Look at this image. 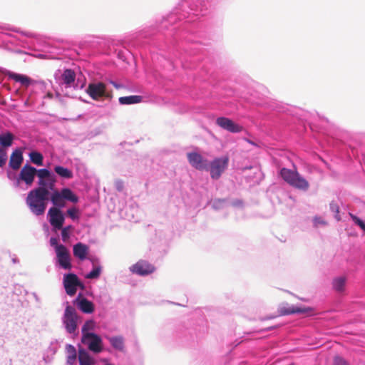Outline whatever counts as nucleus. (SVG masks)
Listing matches in <instances>:
<instances>
[{"label":"nucleus","instance_id":"obj_35","mask_svg":"<svg viewBox=\"0 0 365 365\" xmlns=\"http://www.w3.org/2000/svg\"><path fill=\"white\" fill-rule=\"evenodd\" d=\"M329 207H330V210L336 214L335 215L336 219L338 221L340 220V217L339 216V206L336 203L331 202V203H330Z\"/></svg>","mask_w":365,"mask_h":365},{"label":"nucleus","instance_id":"obj_25","mask_svg":"<svg viewBox=\"0 0 365 365\" xmlns=\"http://www.w3.org/2000/svg\"><path fill=\"white\" fill-rule=\"evenodd\" d=\"M109 342L111 346L120 351L124 350V339L122 336H112L108 338Z\"/></svg>","mask_w":365,"mask_h":365},{"label":"nucleus","instance_id":"obj_23","mask_svg":"<svg viewBox=\"0 0 365 365\" xmlns=\"http://www.w3.org/2000/svg\"><path fill=\"white\" fill-rule=\"evenodd\" d=\"M143 97L140 96H129L120 97L118 101L121 105H130L139 103L142 101Z\"/></svg>","mask_w":365,"mask_h":365},{"label":"nucleus","instance_id":"obj_43","mask_svg":"<svg viewBox=\"0 0 365 365\" xmlns=\"http://www.w3.org/2000/svg\"><path fill=\"white\" fill-rule=\"evenodd\" d=\"M54 185V181L50 183V187L51 188Z\"/></svg>","mask_w":365,"mask_h":365},{"label":"nucleus","instance_id":"obj_39","mask_svg":"<svg viewBox=\"0 0 365 365\" xmlns=\"http://www.w3.org/2000/svg\"><path fill=\"white\" fill-rule=\"evenodd\" d=\"M314 222L316 225H317L319 224L326 225V222H324L323 220H322L321 217H314Z\"/></svg>","mask_w":365,"mask_h":365},{"label":"nucleus","instance_id":"obj_29","mask_svg":"<svg viewBox=\"0 0 365 365\" xmlns=\"http://www.w3.org/2000/svg\"><path fill=\"white\" fill-rule=\"evenodd\" d=\"M101 272V267H96L93 269L92 271H91L88 274H86V277L87 279H97L100 276Z\"/></svg>","mask_w":365,"mask_h":365},{"label":"nucleus","instance_id":"obj_3","mask_svg":"<svg viewBox=\"0 0 365 365\" xmlns=\"http://www.w3.org/2000/svg\"><path fill=\"white\" fill-rule=\"evenodd\" d=\"M53 207L62 208L66 206V200L71 202L76 203L78 201V197L73 193L69 188H63L61 191H54L50 197Z\"/></svg>","mask_w":365,"mask_h":365},{"label":"nucleus","instance_id":"obj_11","mask_svg":"<svg viewBox=\"0 0 365 365\" xmlns=\"http://www.w3.org/2000/svg\"><path fill=\"white\" fill-rule=\"evenodd\" d=\"M48 216L49 217L50 224L56 229L61 230L64 223V216L61 210L58 207H52L48 210Z\"/></svg>","mask_w":365,"mask_h":365},{"label":"nucleus","instance_id":"obj_47","mask_svg":"<svg viewBox=\"0 0 365 365\" xmlns=\"http://www.w3.org/2000/svg\"><path fill=\"white\" fill-rule=\"evenodd\" d=\"M48 96L50 98H51V97H52V95H51V94H49V93H48Z\"/></svg>","mask_w":365,"mask_h":365},{"label":"nucleus","instance_id":"obj_1","mask_svg":"<svg viewBox=\"0 0 365 365\" xmlns=\"http://www.w3.org/2000/svg\"><path fill=\"white\" fill-rule=\"evenodd\" d=\"M49 191L48 188L36 187L31 190L27 195L26 202L32 213L42 215L46 209Z\"/></svg>","mask_w":365,"mask_h":365},{"label":"nucleus","instance_id":"obj_7","mask_svg":"<svg viewBox=\"0 0 365 365\" xmlns=\"http://www.w3.org/2000/svg\"><path fill=\"white\" fill-rule=\"evenodd\" d=\"M63 286L66 292L69 296H73L79 287L83 288V284L81 282L76 274L69 273L65 274L63 277Z\"/></svg>","mask_w":365,"mask_h":365},{"label":"nucleus","instance_id":"obj_42","mask_svg":"<svg viewBox=\"0 0 365 365\" xmlns=\"http://www.w3.org/2000/svg\"><path fill=\"white\" fill-rule=\"evenodd\" d=\"M222 202L221 200H216V201H215V202H214L215 207H217V206L215 205L217 202Z\"/></svg>","mask_w":365,"mask_h":365},{"label":"nucleus","instance_id":"obj_22","mask_svg":"<svg viewBox=\"0 0 365 365\" xmlns=\"http://www.w3.org/2000/svg\"><path fill=\"white\" fill-rule=\"evenodd\" d=\"M346 282V277L341 276L336 277L333 279L332 282L333 289L337 292H342L344 291Z\"/></svg>","mask_w":365,"mask_h":365},{"label":"nucleus","instance_id":"obj_12","mask_svg":"<svg viewBox=\"0 0 365 365\" xmlns=\"http://www.w3.org/2000/svg\"><path fill=\"white\" fill-rule=\"evenodd\" d=\"M190 164L197 170H208V162L200 154L192 152L187 155Z\"/></svg>","mask_w":365,"mask_h":365},{"label":"nucleus","instance_id":"obj_46","mask_svg":"<svg viewBox=\"0 0 365 365\" xmlns=\"http://www.w3.org/2000/svg\"><path fill=\"white\" fill-rule=\"evenodd\" d=\"M69 354H72V349H67Z\"/></svg>","mask_w":365,"mask_h":365},{"label":"nucleus","instance_id":"obj_28","mask_svg":"<svg viewBox=\"0 0 365 365\" xmlns=\"http://www.w3.org/2000/svg\"><path fill=\"white\" fill-rule=\"evenodd\" d=\"M95 327V323L92 320H88L85 322L82 327V334L83 336L86 335V334H90L88 332L89 330H93Z\"/></svg>","mask_w":365,"mask_h":365},{"label":"nucleus","instance_id":"obj_18","mask_svg":"<svg viewBox=\"0 0 365 365\" xmlns=\"http://www.w3.org/2000/svg\"><path fill=\"white\" fill-rule=\"evenodd\" d=\"M9 77L14 80L16 82L21 83L22 86H24L26 88L29 87L34 81L32 79L25 75L16 73H10L9 74Z\"/></svg>","mask_w":365,"mask_h":365},{"label":"nucleus","instance_id":"obj_17","mask_svg":"<svg viewBox=\"0 0 365 365\" xmlns=\"http://www.w3.org/2000/svg\"><path fill=\"white\" fill-rule=\"evenodd\" d=\"M73 255L81 260H84L88 253V247L81 242H78L73 246Z\"/></svg>","mask_w":365,"mask_h":365},{"label":"nucleus","instance_id":"obj_4","mask_svg":"<svg viewBox=\"0 0 365 365\" xmlns=\"http://www.w3.org/2000/svg\"><path fill=\"white\" fill-rule=\"evenodd\" d=\"M86 91L95 101H98L101 98H110L112 97L111 93L106 91V84L102 82L89 83Z\"/></svg>","mask_w":365,"mask_h":365},{"label":"nucleus","instance_id":"obj_32","mask_svg":"<svg viewBox=\"0 0 365 365\" xmlns=\"http://www.w3.org/2000/svg\"><path fill=\"white\" fill-rule=\"evenodd\" d=\"M78 212V210L75 207L67 210V215L73 220L79 218Z\"/></svg>","mask_w":365,"mask_h":365},{"label":"nucleus","instance_id":"obj_30","mask_svg":"<svg viewBox=\"0 0 365 365\" xmlns=\"http://www.w3.org/2000/svg\"><path fill=\"white\" fill-rule=\"evenodd\" d=\"M7 151L6 149L0 147V168L4 167L7 161Z\"/></svg>","mask_w":365,"mask_h":365},{"label":"nucleus","instance_id":"obj_5","mask_svg":"<svg viewBox=\"0 0 365 365\" xmlns=\"http://www.w3.org/2000/svg\"><path fill=\"white\" fill-rule=\"evenodd\" d=\"M229 157L224 156L222 158H215L210 165L208 164V170L212 179H218L225 172L228 166Z\"/></svg>","mask_w":365,"mask_h":365},{"label":"nucleus","instance_id":"obj_15","mask_svg":"<svg viewBox=\"0 0 365 365\" xmlns=\"http://www.w3.org/2000/svg\"><path fill=\"white\" fill-rule=\"evenodd\" d=\"M155 267L146 261H139L131 267V271L139 275H147L155 271Z\"/></svg>","mask_w":365,"mask_h":365},{"label":"nucleus","instance_id":"obj_40","mask_svg":"<svg viewBox=\"0 0 365 365\" xmlns=\"http://www.w3.org/2000/svg\"><path fill=\"white\" fill-rule=\"evenodd\" d=\"M38 184L39 185L38 187L46 188V182L45 179L39 178Z\"/></svg>","mask_w":365,"mask_h":365},{"label":"nucleus","instance_id":"obj_44","mask_svg":"<svg viewBox=\"0 0 365 365\" xmlns=\"http://www.w3.org/2000/svg\"><path fill=\"white\" fill-rule=\"evenodd\" d=\"M118 190H122V185H118Z\"/></svg>","mask_w":365,"mask_h":365},{"label":"nucleus","instance_id":"obj_14","mask_svg":"<svg viewBox=\"0 0 365 365\" xmlns=\"http://www.w3.org/2000/svg\"><path fill=\"white\" fill-rule=\"evenodd\" d=\"M36 175V169L30 165H25L21 168L18 180L24 182L27 185L31 186Z\"/></svg>","mask_w":365,"mask_h":365},{"label":"nucleus","instance_id":"obj_6","mask_svg":"<svg viewBox=\"0 0 365 365\" xmlns=\"http://www.w3.org/2000/svg\"><path fill=\"white\" fill-rule=\"evenodd\" d=\"M77 321L78 315L76 309L71 306H67L63 314V322L68 333L73 334L76 331L78 327Z\"/></svg>","mask_w":365,"mask_h":365},{"label":"nucleus","instance_id":"obj_19","mask_svg":"<svg viewBox=\"0 0 365 365\" xmlns=\"http://www.w3.org/2000/svg\"><path fill=\"white\" fill-rule=\"evenodd\" d=\"M78 360L80 365L94 364V360L90 356L88 353L83 349L78 350Z\"/></svg>","mask_w":365,"mask_h":365},{"label":"nucleus","instance_id":"obj_2","mask_svg":"<svg viewBox=\"0 0 365 365\" xmlns=\"http://www.w3.org/2000/svg\"><path fill=\"white\" fill-rule=\"evenodd\" d=\"M279 174L287 183L297 189L305 191L309 187L308 181L296 170L283 168Z\"/></svg>","mask_w":365,"mask_h":365},{"label":"nucleus","instance_id":"obj_33","mask_svg":"<svg viewBox=\"0 0 365 365\" xmlns=\"http://www.w3.org/2000/svg\"><path fill=\"white\" fill-rule=\"evenodd\" d=\"M66 348H67V349H72V354H70L68 356V363H72L76 359V349L72 345H68Z\"/></svg>","mask_w":365,"mask_h":365},{"label":"nucleus","instance_id":"obj_45","mask_svg":"<svg viewBox=\"0 0 365 365\" xmlns=\"http://www.w3.org/2000/svg\"><path fill=\"white\" fill-rule=\"evenodd\" d=\"M65 228H67V232H68L69 230L71 228V226L66 227Z\"/></svg>","mask_w":365,"mask_h":365},{"label":"nucleus","instance_id":"obj_38","mask_svg":"<svg viewBox=\"0 0 365 365\" xmlns=\"http://www.w3.org/2000/svg\"><path fill=\"white\" fill-rule=\"evenodd\" d=\"M50 245L55 247L56 252L57 251V247L62 245L58 243V240L55 237H51L50 239Z\"/></svg>","mask_w":365,"mask_h":365},{"label":"nucleus","instance_id":"obj_41","mask_svg":"<svg viewBox=\"0 0 365 365\" xmlns=\"http://www.w3.org/2000/svg\"><path fill=\"white\" fill-rule=\"evenodd\" d=\"M110 83L117 89L123 87L122 85L118 84L117 83L114 81H110Z\"/></svg>","mask_w":365,"mask_h":365},{"label":"nucleus","instance_id":"obj_20","mask_svg":"<svg viewBox=\"0 0 365 365\" xmlns=\"http://www.w3.org/2000/svg\"><path fill=\"white\" fill-rule=\"evenodd\" d=\"M14 140V135L11 132H6L0 135V147L4 148H9L12 145Z\"/></svg>","mask_w":365,"mask_h":365},{"label":"nucleus","instance_id":"obj_13","mask_svg":"<svg viewBox=\"0 0 365 365\" xmlns=\"http://www.w3.org/2000/svg\"><path fill=\"white\" fill-rule=\"evenodd\" d=\"M216 124L224 130L230 133H240L243 130L242 126L235 123L233 120L225 117H219L216 119Z\"/></svg>","mask_w":365,"mask_h":365},{"label":"nucleus","instance_id":"obj_27","mask_svg":"<svg viewBox=\"0 0 365 365\" xmlns=\"http://www.w3.org/2000/svg\"><path fill=\"white\" fill-rule=\"evenodd\" d=\"M29 157H30L31 161L33 163H34L37 165H43V155L41 153L36 152V151H34L29 154Z\"/></svg>","mask_w":365,"mask_h":365},{"label":"nucleus","instance_id":"obj_8","mask_svg":"<svg viewBox=\"0 0 365 365\" xmlns=\"http://www.w3.org/2000/svg\"><path fill=\"white\" fill-rule=\"evenodd\" d=\"M82 343L86 344L89 350L94 353H100L103 350L102 339L96 334H86L82 336Z\"/></svg>","mask_w":365,"mask_h":365},{"label":"nucleus","instance_id":"obj_9","mask_svg":"<svg viewBox=\"0 0 365 365\" xmlns=\"http://www.w3.org/2000/svg\"><path fill=\"white\" fill-rule=\"evenodd\" d=\"M313 309L311 307H299L289 306L287 303L281 304L278 308V313L280 316L289 315L293 314H310Z\"/></svg>","mask_w":365,"mask_h":365},{"label":"nucleus","instance_id":"obj_16","mask_svg":"<svg viewBox=\"0 0 365 365\" xmlns=\"http://www.w3.org/2000/svg\"><path fill=\"white\" fill-rule=\"evenodd\" d=\"M24 160L23 153L21 150L16 149L12 152L9 159V166L14 170L20 168Z\"/></svg>","mask_w":365,"mask_h":365},{"label":"nucleus","instance_id":"obj_36","mask_svg":"<svg viewBox=\"0 0 365 365\" xmlns=\"http://www.w3.org/2000/svg\"><path fill=\"white\" fill-rule=\"evenodd\" d=\"M334 365H349V364L344 359L336 356L334 358Z\"/></svg>","mask_w":365,"mask_h":365},{"label":"nucleus","instance_id":"obj_37","mask_svg":"<svg viewBox=\"0 0 365 365\" xmlns=\"http://www.w3.org/2000/svg\"><path fill=\"white\" fill-rule=\"evenodd\" d=\"M61 237L63 242L67 241L69 238V233L67 232V228H61Z\"/></svg>","mask_w":365,"mask_h":365},{"label":"nucleus","instance_id":"obj_26","mask_svg":"<svg viewBox=\"0 0 365 365\" xmlns=\"http://www.w3.org/2000/svg\"><path fill=\"white\" fill-rule=\"evenodd\" d=\"M55 172L61 178H66V179H71L73 178V173L71 170L57 165L54 168Z\"/></svg>","mask_w":365,"mask_h":365},{"label":"nucleus","instance_id":"obj_10","mask_svg":"<svg viewBox=\"0 0 365 365\" xmlns=\"http://www.w3.org/2000/svg\"><path fill=\"white\" fill-rule=\"evenodd\" d=\"M58 263L64 269H71V255L66 246L61 245L57 247L56 252Z\"/></svg>","mask_w":365,"mask_h":365},{"label":"nucleus","instance_id":"obj_34","mask_svg":"<svg viewBox=\"0 0 365 365\" xmlns=\"http://www.w3.org/2000/svg\"><path fill=\"white\" fill-rule=\"evenodd\" d=\"M350 216L355 224L359 225L361 230H363L365 232V222H363L361 219H359L356 215H354L352 214H350Z\"/></svg>","mask_w":365,"mask_h":365},{"label":"nucleus","instance_id":"obj_24","mask_svg":"<svg viewBox=\"0 0 365 365\" xmlns=\"http://www.w3.org/2000/svg\"><path fill=\"white\" fill-rule=\"evenodd\" d=\"M63 83L68 86H71L75 81L76 73L72 69H66L61 75Z\"/></svg>","mask_w":365,"mask_h":365},{"label":"nucleus","instance_id":"obj_31","mask_svg":"<svg viewBox=\"0 0 365 365\" xmlns=\"http://www.w3.org/2000/svg\"><path fill=\"white\" fill-rule=\"evenodd\" d=\"M36 175H38V178L46 179L50 177L51 173L47 169H36Z\"/></svg>","mask_w":365,"mask_h":365},{"label":"nucleus","instance_id":"obj_21","mask_svg":"<svg viewBox=\"0 0 365 365\" xmlns=\"http://www.w3.org/2000/svg\"><path fill=\"white\" fill-rule=\"evenodd\" d=\"M78 308L84 313L91 314L94 311L93 304L86 298L81 299L78 304Z\"/></svg>","mask_w":365,"mask_h":365}]
</instances>
